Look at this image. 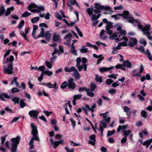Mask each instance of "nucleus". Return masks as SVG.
<instances>
[{"mask_svg":"<svg viewBox=\"0 0 152 152\" xmlns=\"http://www.w3.org/2000/svg\"><path fill=\"white\" fill-rule=\"evenodd\" d=\"M17 78L16 77H14L13 78V79L12 80L10 84L12 85L14 84V83H15L16 84V86L17 87H20V86L19 84L18 83L17 81Z\"/></svg>","mask_w":152,"mask_h":152,"instance_id":"23","label":"nucleus"},{"mask_svg":"<svg viewBox=\"0 0 152 152\" xmlns=\"http://www.w3.org/2000/svg\"><path fill=\"white\" fill-rule=\"evenodd\" d=\"M6 62L7 63H12V62L14 60V58L13 56H10L9 57H7L6 58Z\"/></svg>","mask_w":152,"mask_h":152,"instance_id":"34","label":"nucleus"},{"mask_svg":"<svg viewBox=\"0 0 152 152\" xmlns=\"http://www.w3.org/2000/svg\"><path fill=\"white\" fill-rule=\"evenodd\" d=\"M141 115L144 118H146L147 116V114L146 112L144 110H142L141 112Z\"/></svg>","mask_w":152,"mask_h":152,"instance_id":"57","label":"nucleus"},{"mask_svg":"<svg viewBox=\"0 0 152 152\" xmlns=\"http://www.w3.org/2000/svg\"><path fill=\"white\" fill-rule=\"evenodd\" d=\"M95 76V80L97 82H99L100 83L102 82V80L101 77L98 76L97 75H96Z\"/></svg>","mask_w":152,"mask_h":152,"instance_id":"45","label":"nucleus"},{"mask_svg":"<svg viewBox=\"0 0 152 152\" xmlns=\"http://www.w3.org/2000/svg\"><path fill=\"white\" fill-rule=\"evenodd\" d=\"M118 76V74H112L109 75L108 76V77L109 78H112L113 79H116L117 78V77Z\"/></svg>","mask_w":152,"mask_h":152,"instance_id":"61","label":"nucleus"},{"mask_svg":"<svg viewBox=\"0 0 152 152\" xmlns=\"http://www.w3.org/2000/svg\"><path fill=\"white\" fill-rule=\"evenodd\" d=\"M93 56L96 58H98L97 60L96 63L97 64H99L104 58V57H102V55H100L98 56L95 53L93 54Z\"/></svg>","mask_w":152,"mask_h":152,"instance_id":"18","label":"nucleus"},{"mask_svg":"<svg viewBox=\"0 0 152 152\" xmlns=\"http://www.w3.org/2000/svg\"><path fill=\"white\" fill-rule=\"evenodd\" d=\"M94 7L95 9L94 10V13L95 14L100 13V11L103 10L106 11L104 12V14H109L110 12H113L109 7L102 5L100 4L99 3L95 4Z\"/></svg>","mask_w":152,"mask_h":152,"instance_id":"2","label":"nucleus"},{"mask_svg":"<svg viewBox=\"0 0 152 152\" xmlns=\"http://www.w3.org/2000/svg\"><path fill=\"white\" fill-rule=\"evenodd\" d=\"M128 18H127L126 19H128L127 20V22L130 23H133L134 21V18L132 17H130L129 15V14L128 15Z\"/></svg>","mask_w":152,"mask_h":152,"instance_id":"49","label":"nucleus"},{"mask_svg":"<svg viewBox=\"0 0 152 152\" xmlns=\"http://www.w3.org/2000/svg\"><path fill=\"white\" fill-rule=\"evenodd\" d=\"M124 111L126 113V115L129 118L130 117L132 111L130 108L127 106H124L123 107Z\"/></svg>","mask_w":152,"mask_h":152,"instance_id":"15","label":"nucleus"},{"mask_svg":"<svg viewBox=\"0 0 152 152\" xmlns=\"http://www.w3.org/2000/svg\"><path fill=\"white\" fill-rule=\"evenodd\" d=\"M19 91V89L16 88H13L11 89V92L12 93L18 92Z\"/></svg>","mask_w":152,"mask_h":152,"instance_id":"58","label":"nucleus"},{"mask_svg":"<svg viewBox=\"0 0 152 152\" xmlns=\"http://www.w3.org/2000/svg\"><path fill=\"white\" fill-rule=\"evenodd\" d=\"M44 74H45L47 75L48 76H50L53 74V72L50 71L48 70H47L44 72H42Z\"/></svg>","mask_w":152,"mask_h":152,"instance_id":"47","label":"nucleus"},{"mask_svg":"<svg viewBox=\"0 0 152 152\" xmlns=\"http://www.w3.org/2000/svg\"><path fill=\"white\" fill-rule=\"evenodd\" d=\"M81 61V58L80 57H78L76 59V67L78 69V70L79 72L81 71L83 68L85 71H86L87 68V64H83L80 66Z\"/></svg>","mask_w":152,"mask_h":152,"instance_id":"7","label":"nucleus"},{"mask_svg":"<svg viewBox=\"0 0 152 152\" xmlns=\"http://www.w3.org/2000/svg\"><path fill=\"white\" fill-rule=\"evenodd\" d=\"M110 117H106L104 118H103L102 121H100L99 130L101 133V136H102L103 135V129L102 127L104 128H105L106 127L107 125V123H109L110 120Z\"/></svg>","mask_w":152,"mask_h":152,"instance_id":"5","label":"nucleus"},{"mask_svg":"<svg viewBox=\"0 0 152 152\" xmlns=\"http://www.w3.org/2000/svg\"><path fill=\"white\" fill-rule=\"evenodd\" d=\"M105 33V31L104 30L102 29L101 30L100 34V38L102 39L103 40L106 39L107 37V36H104V34Z\"/></svg>","mask_w":152,"mask_h":152,"instance_id":"28","label":"nucleus"},{"mask_svg":"<svg viewBox=\"0 0 152 152\" xmlns=\"http://www.w3.org/2000/svg\"><path fill=\"white\" fill-rule=\"evenodd\" d=\"M70 120L72 123L73 128H75V121L72 118H71Z\"/></svg>","mask_w":152,"mask_h":152,"instance_id":"63","label":"nucleus"},{"mask_svg":"<svg viewBox=\"0 0 152 152\" xmlns=\"http://www.w3.org/2000/svg\"><path fill=\"white\" fill-rule=\"evenodd\" d=\"M67 86H68V84L67 82L65 81L63 82L61 84V88L62 89H64Z\"/></svg>","mask_w":152,"mask_h":152,"instance_id":"41","label":"nucleus"},{"mask_svg":"<svg viewBox=\"0 0 152 152\" xmlns=\"http://www.w3.org/2000/svg\"><path fill=\"white\" fill-rule=\"evenodd\" d=\"M136 49L139 51H141L142 53L146 54L148 59L150 60H152V55L151 54L148 50H147L146 52H145L144 48L141 46H140V47L137 48Z\"/></svg>","mask_w":152,"mask_h":152,"instance_id":"9","label":"nucleus"},{"mask_svg":"<svg viewBox=\"0 0 152 152\" xmlns=\"http://www.w3.org/2000/svg\"><path fill=\"white\" fill-rule=\"evenodd\" d=\"M39 26L40 27H44L46 28H48V25L45 23H42L39 24Z\"/></svg>","mask_w":152,"mask_h":152,"instance_id":"64","label":"nucleus"},{"mask_svg":"<svg viewBox=\"0 0 152 152\" xmlns=\"http://www.w3.org/2000/svg\"><path fill=\"white\" fill-rule=\"evenodd\" d=\"M94 9L92 7H90L87 9L86 11L90 16H91L94 11Z\"/></svg>","mask_w":152,"mask_h":152,"instance_id":"38","label":"nucleus"},{"mask_svg":"<svg viewBox=\"0 0 152 152\" xmlns=\"http://www.w3.org/2000/svg\"><path fill=\"white\" fill-rule=\"evenodd\" d=\"M115 132V130H113L112 131H108L107 133V135L109 137L112 135Z\"/></svg>","mask_w":152,"mask_h":152,"instance_id":"56","label":"nucleus"},{"mask_svg":"<svg viewBox=\"0 0 152 152\" xmlns=\"http://www.w3.org/2000/svg\"><path fill=\"white\" fill-rule=\"evenodd\" d=\"M13 63H10L8 65L7 68H6L4 67L3 70L6 74H12L13 71Z\"/></svg>","mask_w":152,"mask_h":152,"instance_id":"8","label":"nucleus"},{"mask_svg":"<svg viewBox=\"0 0 152 152\" xmlns=\"http://www.w3.org/2000/svg\"><path fill=\"white\" fill-rule=\"evenodd\" d=\"M39 112L37 110H33L30 111L28 114L31 117H33L34 118H36L38 117Z\"/></svg>","mask_w":152,"mask_h":152,"instance_id":"13","label":"nucleus"},{"mask_svg":"<svg viewBox=\"0 0 152 152\" xmlns=\"http://www.w3.org/2000/svg\"><path fill=\"white\" fill-rule=\"evenodd\" d=\"M82 95L81 94H78L77 95H75L74 96H73V98L75 99H76V100H77L79 99H80L81 96H82Z\"/></svg>","mask_w":152,"mask_h":152,"instance_id":"54","label":"nucleus"},{"mask_svg":"<svg viewBox=\"0 0 152 152\" xmlns=\"http://www.w3.org/2000/svg\"><path fill=\"white\" fill-rule=\"evenodd\" d=\"M113 27V23L110 22L107 23V26L106 27V33L109 35V38L111 40H113L114 39L115 40H120L121 39L120 38V36H119V37H118V35L119 34L118 33H114L113 34V31L110 29L112 28Z\"/></svg>","mask_w":152,"mask_h":152,"instance_id":"1","label":"nucleus"},{"mask_svg":"<svg viewBox=\"0 0 152 152\" xmlns=\"http://www.w3.org/2000/svg\"><path fill=\"white\" fill-rule=\"evenodd\" d=\"M72 34L71 33L68 34L66 35L64 38L65 40H66L67 42L64 43L65 45H67L68 46L70 45L71 38L72 37Z\"/></svg>","mask_w":152,"mask_h":152,"instance_id":"14","label":"nucleus"},{"mask_svg":"<svg viewBox=\"0 0 152 152\" xmlns=\"http://www.w3.org/2000/svg\"><path fill=\"white\" fill-rule=\"evenodd\" d=\"M129 14V12L128 11H124L123 14L117 13L116 15L120 16H122L123 18L124 19H126L128 18V15Z\"/></svg>","mask_w":152,"mask_h":152,"instance_id":"20","label":"nucleus"},{"mask_svg":"<svg viewBox=\"0 0 152 152\" xmlns=\"http://www.w3.org/2000/svg\"><path fill=\"white\" fill-rule=\"evenodd\" d=\"M140 44L143 45H144V46H145L147 44V42L146 41L145 39H141L140 41Z\"/></svg>","mask_w":152,"mask_h":152,"instance_id":"59","label":"nucleus"},{"mask_svg":"<svg viewBox=\"0 0 152 152\" xmlns=\"http://www.w3.org/2000/svg\"><path fill=\"white\" fill-rule=\"evenodd\" d=\"M46 66L49 69H51L52 67V65L49 61H46L45 62Z\"/></svg>","mask_w":152,"mask_h":152,"instance_id":"55","label":"nucleus"},{"mask_svg":"<svg viewBox=\"0 0 152 152\" xmlns=\"http://www.w3.org/2000/svg\"><path fill=\"white\" fill-rule=\"evenodd\" d=\"M31 13H28V12L26 11L22 14L21 16L22 17H27L31 15Z\"/></svg>","mask_w":152,"mask_h":152,"instance_id":"50","label":"nucleus"},{"mask_svg":"<svg viewBox=\"0 0 152 152\" xmlns=\"http://www.w3.org/2000/svg\"><path fill=\"white\" fill-rule=\"evenodd\" d=\"M120 38L121 39V40H117V41H120L123 39L124 42H122L121 43H119V45H120V46H126L127 45V44H126V42L128 41V39L126 37H124V36H122L121 37H120Z\"/></svg>","mask_w":152,"mask_h":152,"instance_id":"16","label":"nucleus"},{"mask_svg":"<svg viewBox=\"0 0 152 152\" xmlns=\"http://www.w3.org/2000/svg\"><path fill=\"white\" fill-rule=\"evenodd\" d=\"M14 7H12L8 8L7 9L5 15L6 16H8L11 13V11H13L14 10Z\"/></svg>","mask_w":152,"mask_h":152,"instance_id":"22","label":"nucleus"},{"mask_svg":"<svg viewBox=\"0 0 152 152\" xmlns=\"http://www.w3.org/2000/svg\"><path fill=\"white\" fill-rule=\"evenodd\" d=\"M20 100V99L19 98L15 96L13 97L12 98V101L14 102V104H15L16 103L17 104H18L19 103Z\"/></svg>","mask_w":152,"mask_h":152,"instance_id":"31","label":"nucleus"},{"mask_svg":"<svg viewBox=\"0 0 152 152\" xmlns=\"http://www.w3.org/2000/svg\"><path fill=\"white\" fill-rule=\"evenodd\" d=\"M68 88H69L74 89L76 87V84L74 82V79L70 78L68 80Z\"/></svg>","mask_w":152,"mask_h":152,"instance_id":"11","label":"nucleus"},{"mask_svg":"<svg viewBox=\"0 0 152 152\" xmlns=\"http://www.w3.org/2000/svg\"><path fill=\"white\" fill-rule=\"evenodd\" d=\"M92 91H91V90H90V89H87L86 91L87 95L90 97H93L94 95V94Z\"/></svg>","mask_w":152,"mask_h":152,"instance_id":"29","label":"nucleus"},{"mask_svg":"<svg viewBox=\"0 0 152 152\" xmlns=\"http://www.w3.org/2000/svg\"><path fill=\"white\" fill-rule=\"evenodd\" d=\"M73 76L75 77L76 81L79 79L80 77V74L76 69H75L73 72Z\"/></svg>","mask_w":152,"mask_h":152,"instance_id":"19","label":"nucleus"},{"mask_svg":"<svg viewBox=\"0 0 152 152\" xmlns=\"http://www.w3.org/2000/svg\"><path fill=\"white\" fill-rule=\"evenodd\" d=\"M47 87L49 88H54L55 89H56L57 88L56 82L53 84H51L50 82L48 83Z\"/></svg>","mask_w":152,"mask_h":152,"instance_id":"26","label":"nucleus"},{"mask_svg":"<svg viewBox=\"0 0 152 152\" xmlns=\"http://www.w3.org/2000/svg\"><path fill=\"white\" fill-rule=\"evenodd\" d=\"M75 28L78 34L80 37H82L83 36V34L82 32L80 31L79 29L78 28L77 26H75Z\"/></svg>","mask_w":152,"mask_h":152,"instance_id":"44","label":"nucleus"},{"mask_svg":"<svg viewBox=\"0 0 152 152\" xmlns=\"http://www.w3.org/2000/svg\"><path fill=\"white\" fill-rule=\"evenodd\" d=\"M40 18L39 17H36L31 19V22L33 23H35L39 20Z\"/></svg>","mask_w":152,"mask_h":152,"instance_id":"40","label":"nucleus"},{"mask_svg":"<svg viewBox=\"0 0 152 152\" xmlns=\"http://www.w3.org/2000/svg\"><path fill=\"white\" fill-rule=\"evenodd\" d=\"M61 38V35L56 32L53 33V37H52V40L53 42H57L60 43V39Z\"/></svg>","mask_w":152,"mask_h":152,"instance_id":"12","label":"nucleus"},{"mask_svg":"<svg viewBox=\"0 0 152 152\" xmlns=\"http://www.w3.org/2000/svg\"><path fill=\"white\" fill-rule=\"evenodd\" d=\"M128 126V125H123L122 126L121 125H119L117 128V131L118 132H119L121 130L123 131L124 130L127 128Z\"/></svg>","mask_w":152,"mask_h":152,"instance_id":"27","label":"nucleus"},{"mask_svg":"<svg viewBox=\"0 0 152 152\" xmlns=\"http://www.w3.org/2000/svg\"><path fill=\"white\" fill-rule=\"evenodd\" d=\"M123 65L124 66L127 68H130L132 66L131 63L127 60L124 61L123 62Z\"/></svg>","mask_w":152,"mask_h":152,"instance_id":"25","label":"nucleus"},{"mask_svg":"<svg viewBox=\"0 0 152 152\" xmlns=\"http://www.w3.org/2000/svg\"><path fill=\"white\" fill-rule=\"evenodd\" d=\"M115 27L116 28L117 30L119 31V33L118 32H115V33H118L119 34L118 35V37H119V36H120V37H121L123 36H124L126 34V31L124 30H122V29L121 27V26L119 24L116 25L115 26Z\"/></svg>","mask_w":152,"mask_h":152,"instance_id":"10","label":"nucleus"},{"mask_svg":"<svg viewBox=\"0 0 152 152\" xmlns=\"http://www.w3.org/2000/svg\"><path fill=\"white\" fill-rule=\"evenodd\" d=\"M75 68L74 66H71L70 68L65 67L64 68V71L65 72H74L75 69Z\"/></svg>","mask_w":152,"mask_h":152,"instance_id":"24","label":"nucleus"},{"mask_svg":"<svg viewBox=\"0 0 152 152\" xmlns=\"http://www.w3.org/2000/svg\"><path fill=\"white\" fill-rule=\"evenodd\" d=\"M20 138L19 136H17L16 137L12 138L11 139L12 142L11 147V151L12 152H17V145L20 142Z\"/></svg>","mask_w":152,"mask_h":152,"instance_id":"4","label":"nucleus"},{"mask_svg":"<svg viewBox=\"0 0 152 152\" xmlns=\"http://www.w3.org/2000/svg\"><path fill=\"white\" fill-rule=\"evenodd\" d=\"M25 22L24 20H22L18 24V28H21L23 26Z\"/></svg>","mask_w":152,"mask_h":152,"instance_id":"52","label":"nucleus"},{"mask_svg":"<svg viewBox=\"0 0 152 152\" xmlns=\"http://www.w3.org/2000/svg\"><path fill=\"white\" fill-rule=\"evenodd\" d=\"M70 4H69V3H68V5L69 7H71V4L73 5L75 4L77 7H80L79 5L75 0H74L73 1L72 0H70Z\"/></svg>","mask_w":152,"mask_h":152,"instance_id":"32","label":"nucleus"},{"mask_svg":"<svg viewBox=\"0 0 152 152\" xmlns=\"http://www.w3.org/2000/svg\"><path fill=\"white\" fill-rule=\"evenodd\" d=\"M101 15L100 14L96 15L95 14L92 15L91 16V20L94 21L95 20H97L100 16Z\"/></svg>","mask_w":152,"mask_h":152,"instance_id":"35","label":"nucleus"},{"mask_svg":"<svg viewBox=\"0 0 152 152\" xmlns=\"http://www.w3.org/2000/svg\"><path fill=\"white\" fill-rule=\"evenodd\" d=\"M19 104L21 108H23L26 105V104L24 102V100L23 99H21L20 101Z\"/></svg>","mask_w":152,"mask_h":152,"instance_id":"37","label":"nucleus"},{"mask_svg":"<svg viewBox=\"0 0 152 152\" xmlns=\"http://www.w3.org/2000/svg\"><path fill=\"white\" fill-rule=\"evenodd\" d=\"M96 84L94 83H91L90 84V87L91 88L90 89L92 91H94L96 88Z\"/></svg>","mask_w":152,"mask_h":152,"instance_id":"36","label":"nucleus"},{"mask_svg":"<svg viewBox=\"0 0 152 152\" xmlns=\"http://www.w3.org/2000/svg\"><path fill=\"white\" fill-rule=\"evenodd\" d=\"M113 82V80L111 79H107L106 81V83L107 84L109 85Z\"/></svg>","mask_w":152,"mask_h":152,"instance_id":"62","label":"nucleus"},{"mask_svg":"<svg viewBox=\"0 0 152 152\" xmlns=\"http://www.w3.org/2000/svg\"><path fill=\"white\" fill-rule=\"evenodd\" d=\"M28 9L32 12H39L40 13L41 11L43 12L45 10L44 6L36 5L34 3H32L29 5Z\"/></svg>","mask_w":152,"mask_h":152,"instance_id":"3","label":"nucleus"},{"mask_svg":"<svg viewBox=\"0 0 152 152\" xmlns=\"http://www.w3.org/2000/svg\"><path fill=\"white\" fill-rule=\"evenodd\" d=\"M132 76H133L140 77L141 75L136 70H134L132 72Z\"/></svg>","mask_w":152,"mask_h":152,"instance_id":"39","label":"nucleus"},{"mask_svg":"<svg viewBox=\"0 0 152 152\" xmlns=\"http://www.w3.org/2000/svg\"><path fill=\"white\" fill-rule=\"evenodd\" d=\"M5 11V9L4 8V5H2L0 7V16L3 15Z\"/></svg>","mask_w":152,"mask_h":152,"instance_id":"33","label":"nucleus"},{"mask_svg":"<svg viewBox=\"0 0 152 152\" xmlns=\"http://www.w3.org/2000/svg\"><path fill=\"white\" fill-rule=\"evenodd\" d=\"M9 96L7 94L4 93L0 94V99L2 101L4 100V98H9Z\"/></svg>","mask_w":152,"mask_h":152,"instance_id":"30","label":"nucleus"},{"mask_svg":"<svg viewBox=\"0 0 152 152\" xmlns=\"http://www.w3.org/2000/svg\"><path fill=\"white\" fill-rule=\"evenodd\" d=\"M114 69V66H111L108 68L107 67H102L99 69V71L101 72H106L110 70Z\"/></svg>","mask_w":152,"mask_h":152,"instance_id":"21","label":"nucleus"},{"mask_svg":"<svg viewBox=\"0 0 152 152\" xmlns=\"http://www.w3.org/2000/svg\"><path fill=\"white\" fill-rule=\"evenodd\" d=\"M152 142V139H149L148 140L144 142L143 144V145H149Z\"/></svg>","mask_w":152,"mask_h":152,"instance_id":"43","label":"nucleus"},{"mask_svg":"<svg viewBox=\"0 0 152 152\" xmlns=\"http://www.w3.org/2000/svg\"><path fill=\"white\" fill-rule=\"evenodd\" d=\"M20 35H21L25 39L27 40L28 39V37H27V35L24 34V32L23 31L21 30H20Z\"/></svg>","mask_w":152,"mask_h":152,"instance_id":"48","label":"nucleus"},{"mask_svg":"<svg viewBox=\"0 0 152 152\" xmlns=\"http://www.w3.org/2000/svg\"><path fill=\"white\" fill-rule=\"evenodd\" d=\"M32 131L31 134H32L34 140L39 141V137L37 136L38 134V132L37 130V126L34 125L33 123L31 124Z\"/></svg>","mask_w":152,"mask_h":152,"instance_id":"6","label":"nucleus"},{"mask_svg":"<svg viewBox=\"0 0 152 152\" xmlns=\"http://www.w3.org/2000/svg\"><path fill=\"white\" fill-rule=\"evenodd\" d=\"M131 134V132L130 130L125 131L124 132V137H126L129 135L130 134Z\"/></svg>","mask_w":152,"mask_h":152,"instance_id":"46","label":"nucleus"},{"mask_svg":"<svg viewBox=\"0 0 152 152\" xmlns=\"http://www.w3.org/2000/svg\"><path fill=\"white\" fill-rule=\"evenodd\" d=\"M97 104L99 106H101L102 105V99L99 98L97 101Z\"/></svg>","mask_w":152,"mask_h":152,"instance_id":"53","label":"nucleus"},{"mask_svg":"<svg viewBox=\"0 0 152 152\" xmlns=\"http://www.w3.org/2000/svg\"><path fill=\"white\" fill-rule=\"evenodd\" d=\"M70 52L74 55L77 54V50L74 48H72L70 50Z\"/></svg>","mask_w":152,"mask_h":152,"instance_id":"51","label":"nucleus"},{"mask_svg":"<svg viewBox=\"0 0 152 152\" xmlns=\"http://www.w3.org/2000/svg\"><path fill=\"white\" fill-rule=\"evenodd\" d=\"M53 144L54 146H53V147L55 149L59 145L60 143L58 141H56L54 142Z\"/></svg>","mask_w":152,"mask_h":152,"instance_id":"60","label":"nucleus"},{"mask_svg":"<svg viewBox=\"0 0 152 152\" xmlns=\"http://www.w3.org/2000/svg\"><path fill=\"white\" fill-rule=\"evenodd\" d=\"M137 40L136 39L132 38L130 39L128 44L130 47H133L137 44Z\"/></svg>","mask_w":152,"mask_h":152,"instance_id":"17","label":"nucleus"},{"mask_svg":"<svg viewBox=\"0 0 152 152\" xmlns=\"http://www.w3.org/2000/svg\"><path fill=\"white\" fill-rule=\"evenodd\" d=\"M86 46H83L80 49V51L82 53H86L88 52V48H86Z\"/></svg>","mask_w":152,"mask_h":152,"instance_id":"42","label":"nucleus"}]
</instances>
